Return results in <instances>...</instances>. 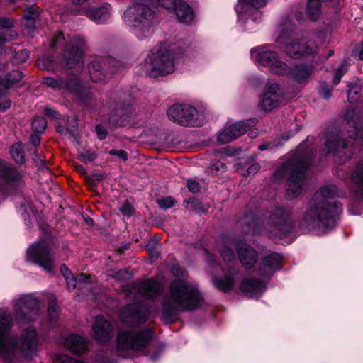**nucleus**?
<instances>
[{
	"label": "nucleus",
	"mask_w": 363,
	"mask_h": 363,
	"mask_svg": "<svg viewBox=\"0 0 363 363\" xmlns=\"http://www.w3.org/2000/svg\"><path fill=\"white\" fill-rule=\"evenodd\" d=\"M337 193L338 189L333 184L326 185L315 193L313 203L300 220L302 230L320 234L335 227V217L342 210L340 203L333 201Z\"/></svg>",
	"instance_id": "obj_1"
},
{
	"label": "nucleus",
	"mask_w": 363,
	"mask_h": 363,
	"mask_svg": "<svg viewBox=\"0 0 363 363\" xmlns=\"http://www.w3.org/2000/svg\"><path fill=\"white\" fill-rule=\"evenodd\" d=\"M13 316L8 308L0 306V356L5 361H11L18 354L26 359H31L37 353L38 336L31 327L25 330L21 339L10 336L9 331L13 325Z\"/></svg>",
	"instance_id": "obj_2"
},
{
	"label": "nucleus",
	"mask_w": 363,
	"mask_h": 363,
	"mask_svg": "<svg viewBox=\"0 0 363 363\" xmlns=\"http://www.w3.org/2000/svg\"><path fill=\"white\" fill-rule=\"evenodd\" d=\"M203 303L202 296L196 284L184 279L172 281L169 293L162 303V318L167 323L173 322L181 313L196 309Z\"/></svg>",
	"instance_id": "obj_3"
},
{
	"label": "nucleus",
	"mask_w": 363,
	"mask_h": 363,
	"mask_svg": "<svg viewBox=\"0 0 363 363\" xmlns=\"http://www.w3.org/2000/svg\"><path fill=\"white\" fill-rule=\"evenodd\" d=\"M346 121L345 129L347 135L354 140L359 145L363 144V125L359 121V116L354 110H348L344 115ZM346 133L342 132L341 135L334 133H328L325 136V148L327 152H335L340 159V162H344L350 158L352 154V148L346 143Z\"/></svg>",
	"instance_id": "obj_4"
},
{
	"label": "nucleus",
	"mask_w": 363,
	"mask_h": 363,
	"mask_svg": "<svg viewBox=\"0 0 363 363\" xmlns=\"http://www.w3.org/2000/svg\"><path fill=\"white\" fill-rule=\"evenodd\" d=\"M309 157L302 154H296L279 166L274 173L276 180L287 177L286 196L290 200L296 198L304 185Z\"/></svg>",
	"instance_id": "obj_5"
},
{
	"label": "nucleus",
	"mask_w": 363,
	"mask_h": 363,
	"mask_svg": "<svg viewBox=\"0 0 363 363\" xmlns=\"http://www.w3.org/2000/svg\"><path fill=\"white\" fill-rule=\"evenodd\" d=\"M292 31L293 26L290 23L281 25L280 34L276 40L278 47L286 55L294 59H301L317 53L318 46L315 38H302L286 42Z\"/></svg>",
	"instance_id": "obj_6"
},
{
	"label": "nucleus",
	"mask_w": 363,
	"mask_h": 363,
	"mask_svg": "<svg viewBox=\"0 0 363 363\" xmlns=\"http://www.w3.org/2000/svg\"><path fill=\"white\" fill-rule=\"evenodd\" d=\"M155 16L150 6L137 3L127 9L123 18L127 25L134 28L137 38L143 40L152 35Z\"/></svg>",
	"instance_id": "obj_7"
},
{
	"label": "nucleus",
	"mask_w": 363,
	"mask_h": 363,
	"mask_svg": "<svg viewBox=\"0 0 363 363\" xmlns=\"http://www.w3.org/2000/svg\"><path fill=\"white\" fill-rule=\"evenodd\" d=\"M152 337L150 329L139 331L121 330L117 335L116 351L119 356L130 358L133 353L144 351Z\"/></svg>",
	"instance_id": "obj_8"
},
{
	"label": "nucleus",
	"mask_w": 363,
	"mask_h": 363,
	"mask_svg": "<svg viewBox=\"0 0 363 363\" xmlns=\"http://www.w3.org/2000/svg\"><path fill=\"white\" fill-rule=\"evenodd\" d=\"M54 246L55 242L50 238L35 242L28 248L26 259L38 265L45 271L51 272L55 269L52 253Z\"/></svg>",
	"instance_id": "obj_9"
},
{
	"label": "nucleus",
	"mask_w": 363,
	"mask_h": 363,
	"mask_svg": "<svg viewBox=\"0 0 363 363\" xmlns=\"http://www.w3.org/2000/svg\"><path fill=\"white\" fill-rule=\"evenodd\" d=\"M292 228L291 211L279 207L274 210L264 225V230L269 238L275 240L286 238L291 232Z\"/></svg>",
	"instance_id": "obj_10"
},
{
	"label": "nucleus",
	"mask_w": 363,
	"mask_h": 363,
	"mask_svg": "<svg viewBox=\"0 0 363 363\" xmlns=\"http://www.w3.org/2000/svg\"><path fill=\"white\" fill-rule=\"evenodd\" d=\"M144 68L151 77L170 74L174 70L172 54L162 49L152 52L145 60Z\"/></svg>",
	"instance_id": "obj_11"
},
{
	"label": "nucleus",
	"mask_w": 363,
	"mask_h": 363,
	"mask_svg": "<svg viewBox=\"0 0 363 363\" xmlns=\"http://www.w3.org/2000/svg\"><path fill=\"white\" fill-rule=\"evenodd\" d=\"M39 301L32 294L23 295L13 302V313L19 324L34 320L38 315Z\"/></svg>",
	"instance_id": "obj_12"
},
{
	"label": "nucleus",
	"mask_w": 363,
	"mask_h": 363,
	"mask_svg": "<svg viewBox=\"0 0 363 363\" xmlns=\"http://www.w3.org/2000/svg\"><path fill=\"white\" fill-rule=\"evenodd\" d=\"M167 116L172 121L182 126H196L198 121V111L193 106L185 104H176L167 109Z\"/></svg>",
	"instance_id": "obj_13"
},
{
	"label": "nucleus",
	"mask_w": 363,
	"mask_h": 363,
	"mask_svg": "<svg viewBox=\"0 0 363 363\" xmlns=\"http://www.w3.org/2000/svg\"><path fill=\"white\" fill-rule=\"evenodd\" d=\"M22 173L16 167L0 160V195L6 196L20 185Z\"/></svg>",
	"instance_id": "obj_14"
},
{
	"label": "nucleus",
	"mask_w": 363,
	"mask_h": 363,
	"mask_svg": "<svg viewBox=\"0 0 363 363\" xmlns=\"http://www.w3.org/2000/svg\"><path fill=\"white\" fill-rule=\"evenodd\" d=\"M257 50L256 61L259 64L269 67L273 73L277 74L289 72V67L279 60L275 51L270 50L267 47L259 48Z\"/></svg>",
	"instance_id": "obj_15"
},
{
	"label": "nucleus",
	"mask_w": 363,
	"mask_h": 363,
	"mask_svg": "<svg viewBox=\"0 0 363 363\" xmlns=\"http://www.w3.org/2000/svg\"><path fill=\"white\" fill-rule=\"evenodd\" d=\"M150 315L147 307L140 303H134L122 309L120 318L124 324L135 326L145 321Z\"/></svg>",
	"instance_id": "obj_16"
},
{
	"label": "nucleus",
	"mask_w": 363,
	"mask_h": 363,
	"mask_svg": "<svg viewBox=\"0 0 363 363\" xmlns=\"http://www.w3.org/2000/svg\"><path fill=\"white\" fill-rule=\"evenodd\" d=\"M267 279L265 277H255L247 276L242 278L239 284V289L249 298H258L266 290Z\"/></svg>",
	"instance_id": "obj_17"
},
{
	"label": "nucleus",
	"mask_w": 363,
	"mask_h": 363,
	"mask_svg": "<svg viewBox=\"0 0 363 363\" xmlns=\"http://www.w3.org/2000/svg\"><path fill=\"white\" fill-rule=\"evenodd\" d=\"M257 123L255 118H251L247 121H242L235 123L227 127L223 132L218 134V140L220 143L225 144L230 143L235 139L242 135L251 127Z\"/></svg>",
	"instance_id": "obj_18"
},
{
	"label": "nucleus",
	"mask_w": 363,
	"mask_h": 363,
	"mask_svg": "<svg viewBox=\"0 0 363 363\" xmlns=\"http://www.w3.org/2000/svg\"><path fill=\"white\" fill-rule=\"evenodd\" d=\"M115 60L107 57L106 59L96 58L92 60L89 65V72L91 80L94 82H100L104 80L108 75V71L113 72L115 69L111 67L115 65Z\"/></svg>",
	"instance_id": "obj_19"
},
{
	"label": "nucleus",
	"mask_w": 363,
	"mask_h": 363,
	"mask_svg": "<svg viewBox=\"0 0 363 363\" xmlns=\"http://www.w3.org/2000/svg\"><path fill=\"white\" fill-rule=\"evenodd\" d=\"M77 48L65 54V67L67 69H73L74 74L79 73L83 67L82 51L80 50L84 45V40L78 37H74Z\"/></svg>",
	"instance_id": "obj_20"
},
{
	"label": "nucleus",
	"mask_w": 363,
	"mask_h": 363,
	"mask_svg": "<svg viewBox=\"0 0 363 363\" xmlns=\"http://www.w3.org/2000/svg\"><path fill=\"white\" fill-rule=\"evenodd\" d=\"M282 96L279 91V86L275 84H270L267 86V89L259 103L260 108L264 111H270L278 107Z\"/></svg>",
	"instance_id": "obj_21"
},
{
	"label": "nucleus",
	"mask_w": 363,
	"mask_h": 363,
	"mask_svg": "<svg viewBox=\"0 0 363 363\" xmlns=\"http://www.w3.org/2000/svg\"><path fill=\"white\" fill-rule=\"evenodd\" d=\"M92 333L95 340L102 344L108 342L113 334L111 324L102 316L95 318Z\"/></svg>",
	"instance_id": "obj_22"
},
{
	"label": "nucleus",
	"mask_w": 363,
	"mask_h": 363,
	"mask_svg": "<svg viewBox=\"0 0 363 363\" xmlns=\"http://www.w3.org/2000/svg\"><path fill=\"white\" fill-rule=\"evenodd\" d=\"M237 254L241 264L246 269H252L258 261L257 250L245 242L238 243L236 247Z\"/></svg>",
	"instance_id": "obj_23"
},
{
	"label": "nucleus",
	"mask_w": 363,
	"mask_h": 363,
	"mask_svg": "<svg viewBox=\"0 0 363 363\" xmlns=\"http://www.w3.org/2000/svg\"><path fill=\"white\" fill-rule=\"evenodd\" d=\"M162 284L155 280L148 279L139 283L135 290L144 298L153 299L163 291Z\"/></svg>",
	"instance_id": "obj_24"
},
{
	"label": "nucleus",
	"mask_w": 363,
	"mask_h": 363,
	"mask_svg": "<svg viewBox=\"0 0 363 363\" xmlns=\"http://www.w3.org/2000/svg\"><path fill=\"white\" fill-rule=\"evenodd\" d=\"M177 21L182 23H191L194 19V13L192 8L184 1L177 0V4L172 9Z\"/></svg>",
	"instance_id": "obj_25"
},
{
	"label": "nucleus",
	"mask_w": 363,
	"mask_h": 363,
	"mask_svg": "<svg viewBox=\"0 0 363 363\" xmlns=\"http://www.w3.org/2000/svg\"><path fill=\"white\" fill-rule=\"evenodd\" d=\"M64 345L67 350L75 354H82L87 350L86 338L76 334L67 336Z\"/></svg>",
	"instance_id": "obj_26"
},
{
	"label": "nucleus",
	"mask_w": 363,
	"mask_h": 363,
	"mask_svg": "<svg viewBox=\"0 0 363 363\" xmlns=\"http://www.w3.org/2000/svg\"><path fill=\"white\" fill-rule=\"evenodd\" d=\"M211 282L218 290L225 293L229 292L235 284V274H215Z\"/></svg>",
	"instance_id": "obj_27"
},
{
	"label": "nucleus",
	"mask_w": 363,
	"mask_h": 363,
	"mask_svg": "<svg viewBox=\"0 0 363 363\" xmlns=\"http://www.w3.org/2000/svg\"><path fill=\"white\" fill-rule=\"evenodd\" d=\"M313 72V67L303 63L294 66L293 68L289 67V72L284 74L289 75L298 83H301L307 79Z\"/></svg>",
	"instance_id": "obj_28"
},
{
	"label": "nucleus",
	"mask_w": 363,
	"mask_h": 363,
	"mask_svg": "<svg viewBox=\"0 0 363 363\" xmlns=\"http://www.w3.org/2000/svg\"><path fill=\"white\" fill-rule=\"evenodd\" d=\"M84 12L91 21L96 23H105L110 17L108 5L91 7L84 10Z\"/></svg>",
	"instance_id": "obj_29"
},
{
	"label": "nucleus",
	"mask_w": 363,
	"mask_h": 363,
	"mask_svg": "<svg viewBox=\"0 0 363 363\" xmlns=\"http://www.w3.org/2000/svg\"><path fill=\"white\" fill-rule=\"evenodd\" d=\"M115 116L118 118L116 119V122L119 126H124L129 121L132 114V107L130 104H125L118 102L115 106Z\"/></svg>",
	"instance_id": "obj_30"
},
{
	"label": "nucleus",
	"mask_w": 363,
	"mask_h": 363,
	"mask_svg": "<svg viewBox=\"0 0 363 363\" xmlns=\"http://www.w3.org/2000/svg\"><path fill=\"white\" fill-rule=\"evenodd\" d=\"M22 78L23 73L18 69H13L8 72L2 81L0 82L1 86L4 87V89L0 91V97L5 95L6 91L19 82Z\"/></svg>",
	"instance_id": "obj_31"
},
{
	"label": "nucleus",
	"mask_w": 363,
	"mask_h": 363,
	"mask_svg": "<svg viewBox=\"0 0 363 363\" xmlns=\"http://www.w3.org/2000/svg\"><path fill=\"white\" fill-rule=\"evenodd\" d=\"M240 223L242 225L243 231L245 233H252V234H256L259 232L257 228L256 217L252 213L247 214L242 217L240 219Z\"/></svg>",
	"instance_id": "obj_32"
},
{
	"label": "nucleus",
	"mask_w": 363,
	"mask_h": 363,
	"mask_svg": "<svg viewBox=\"0 0 363 363\" xmlns=\"http://www.w3.org/2000/svg\"><path fill=\"white\" fill-rule=\"evenodd\" d=\"M281 263V255L276 252H272L262 259V264L264 267H269L271 269L280 270Z\"/></svg>",
	"instance_id": "obj_33"
},
{
	"label": "nucleus",
	"mask_w": 363,
	"mask_h": 363,
	"mask_svg": "<svg viewBox=\"0 0 363 363\" xmlns=\"http://www.w3.org/2000/svg\"><path fill=\"white\" fill-rule=\"evenodd\" d=\"M321 0H308L306 14L311 21H316L320 13Z\"/></svg>",
	"instance_id": "obj_34"
},
{
	"label": "nucleus",
	"mask_w": 363,
	"mask_h": 363,
	"mask_svg": "<svg viewBox=\"0 0 363 363\" xmlns=\"http://www.w3.org/2000/svg\"><path fill=\"white\" fill-rule=\"evenodd\" d=\"M353 183L359 185L361 194L363 196V161L357 164L351 175Z\"/></svg>",
	"instance_id": "obj_35"
},
{
	"label": "nucleus",
	"mask_w": 363,
	"mask_h": 363,
	"mask_svg": "<svg viewBox=\"0 0 363 363\" xmlns=\"http://www.w3.org/2000/svg\"><path fill=\"white\" fill-rule=\"evenodd\" d=\"M43 82L46 86L57 90H63V88L74 89V86L65 84V81L62 79H56L50 77H45L43 78Z\"/></svg>",
	"instance_id": "obj_36"
},
{
	"label": "nucleus",
	"mask_w": 363,
	"mask_h": 363,
	"mask_svg": "<svg viewBox=\"0 0 363 363\" xmlns=\"http://www.w3.org/2000/svg\"><path fill=\"white\" fill-rule=\"evenodd\" d=\"M48 318L51 323L57 321L59 317V308L57 305L55 297L52 295L50 296V302L48 303Z\"/></svg>",
	"instance_id": "obj_37"
},
{
	"label": "nucleus",
	"mask_w": 363,
	"mask_h": 363,
	"mask_svg": "<svg viewBox=\"0 0 363 363\" xmlns=\"http://www.w3.org/2000/svg\"><path fill=\"white\" fill-rule=\"evenodd\" d=\"M67 126L66 128L62 127L60 125H57L55 128L58 133L61 135H66L67 133H70L72 135H74V133L77 130V122L74 118H67Z\"/></svg>",
	"instance_id": "obj_38"
},
{
	"label": "nucleus",
	"mask_w": 363,
	"mask_h": 363,
	"mask_svg": "<svg viewBox=\"0 0 363 363\" xmlns=\"http://www.w3.org/2000/svg\"><path fill=\"white\" fill-rule=\"evenodd\" d=\"M10 153L13 159L17 163H23L25 161L24 152L21 143H16L13 145L10 150Z\"/></svg>",
	"instance_id": "obj_39"
},
{
	"label": "nucleus",
	"mask_w": 363,
	"mask_h": 363,
	"mask_svg": "<svg viewBox=\"0 0 363 363\" xmlns=\"http://www.w3.org/2000/svg\"><path fill=\"white\" fill-rule=\"evenodd\" d=\"M65 84L68 85L69 86H74L73 89H69V88H63V90L72 92L73 94H75L81 97L82 96V90H81V86L79 79L74 76L71 77L67 81H65Z\"/></svg>",
	"instance_id": "obj_40"
},
{
	"label": "nucleus",
	"mask_w": 363,
	"mask_h": 363,
	"mask_svg": "<svg viewBox=\"0 0 363 363\" xmlns=\"http://www.w3.org/2000/svg\"><path fill=\"white\" fill-rule=\"evenodd\" d=\"M33 130L38 133H43L46 129L47 122L44 118L35 117L32 122Z\"/></svg>",
	"instance_id": "obj_41"
},
{
	"label": "nucleus",
	"mask_w": 363,
	"mask_h": 363,
	"mask_svg": "<svg viewBox=\"0 0 363 363\" xmlns=\"http://www.w3.org/2000/svg\"><path fill=\"white\" fill-rule=\"evenodd\" d=\"M218 250L225 262H230L235 259L234 252L229 247L226 245H221L218 247Z\"/></svg>",
	"instance_id": "obj_42"
},
{
	"label": "nucleus",
	"mask_w": 363,
	"mask_h": 363,
	"mask_svg": "<svg viewBox=\"0 0 363 363\" xmlns=\"http://www.w3.org/2000/svg\"><path fill=\"white\" fill-rule=\"evenodd\" d=\"M160 244L155 240H150L147 243L146 249L152 259H157L159 257L160 254Z\"/></svg>",
	"instance_id": "obj_43"
},
{
	"label": "nucleus",
	"mask_w": 363,
	"mask_h": 363,
	"mask_svg": "<svg viewBox=\"0 0 363 363\" xmlns=\"http://www.w3.org/2000/svg\"><path fill=\"white\" fill-rule=\"evenodd\" d=\"M347 60H344L341 65L339 66V67L337 69L335 73L334 79H333V83L334 84L337 85L340 83L342 76L347 72Z\"/></svg>",
	"instance_id": "obj_44"
},
{
	"label": "nucleus",
	"mask_w": 363,
	"mask_h": 363,
	"mask_svg": "<svg viewBox=\"0 0 363 363\" xmlns=\"http://www.w3.org/2000/svg\"><path fill=\"white\" fill-rule=\"evenodd\" d=\"M225 164L220 161H216L213 162L211 167H208L206 169V172L211 175H216L220 172H223L225 171Z\"/></svg>",
	"instance_id": "obj_45"
},
{
	"label": "nucleus",
	"mask_w": 363,
	"mask_h": 363,
	"mask_svg": "<svg viewBox=\"0 0 363 363\" xmlns=\"http://www.w3.org/2000/svg\"><path fill=\"white\" fill-rule=\"evenodd\" d=\"M17 37V33L9 29L0 30V45H4L6 42L13 40Z\"/></svg>",
	"instance_id": "obj_46"
},
{
	"label": "nucleus",
	"mask_w": 363,
	"mask_h": 363,
	"mask_svg": "<svg viewBox=\"0 0 363 363\" xmlns=\"http://www.w3.org/2000/svg\"><path fill=\"white\" fill-rule=\"evenodd\" d=\"M30 57V52L28 50H21L16 52L13 56V63L19 64L25 62Z\"/></svg>",
	"instance_id": "obj_47"
},
{
	"label": "nucleus",
	"mask_w": 363,
	"mask_h": 363,
	"mask_svg": "<svg viewBox=\"0 0 363 363\" xmlns=\"http://www.w3.org/2000/svg\"><path fill=\"white\" fill-rule=\"evenodd\" d=\"M63 275L68 289L69 291L74 290L78 284L77 277H74V274H63Z\"/></svg>",
	"instance_id": "obj_48"
},
{
	"label": "nucleus",
	"mask_w": 363,
	"mask_h": 363,
	"mask_svg": "<svg viewBox=\"0 0 363 363\" xmlns=\"http://www.w3.org/2000/svg\"><path fill=\"white\" fill-rule=\"evenodd\" d=\"M119 211L123 216L128 217L131 216L134 213L133 207L127 201H124L121 204Z\"/></svg>",
	"instance_id": "obj_49"
},
{
	"label": "nucleus",
	"mask_w": 363,
	"mask_h": 363,
	"mask_svg": "<svg viewBox=\"0 0 363 363\" xmlns=\"http://www.w3.org/2000/svg\"><path fill=\"white\" fill-rule=\"evenodd\" d=\"M157 203L160 208L167 209L174 206V200L170 196L164 197L158 200Z\"/></svg>",
	"instance_id": "obj_50"
},
{
	"label": "nucleus",
	"mask_w": 363,
	"mask_h": 363,
	"mask_svg": "<svg viewBox=\"0 0 363 363\" xmlns=\"http://www.w3.org/2000/svg\"><path fill=\"white\" fill-rule=\"evenodd\" d=\"M268 0H238V3L241 4L250 5L255 8L264 6Z\"/></svg>",
	"instance_id": "obj_51"
},
{
	"label": "nucleus",
	"mask_w": 363,
	"mask_h": 363,
	"mask_svg": "<svg viewBox=\"0 0 363 363\" xmlns=\"http://www.w3.org/2000/svg\"><path fill=\"white\" fill-rule=\"evenodd\" d=\"M79 157L84 162H90L96 159V154L91 152H84L79 153Z\"/></svg>",
	"instance_id": "obj_52"
},
{
	"label": "nucleus",
	"mask_w": 363,
	"mask_h": 363,
	"mask_svg": "<svg viewBox=\"0 0 363 363\" xmlns=\"http://www.w3.org/2000/svg\"><path fill=\"white\" fill-rule=\"evenodd\" d=\"M167 262V266L172 272H178L180 270V267L174 260V257L173 256H168Z\"/></svg>",
	"instance_id": "obj_53"
},
{
	"label": "nucleus",
	"mask_w": 363,
	"mask_h": 363,
	"mask_svg": "<svg viewBox=\"0 0 363 363\" xmlns=\"http://www.w3.org/2000/svg\"><path fill=\"white\" fill-rule=\"evenodd\" d=\"M158 4L171 11L177 3V0H157Z\"/></svg>",
	"instance_id": "obj_54"
},
{
	"label": "nucleus",
	"mask_w": 363,
	"mask_h": 363,
	"mask_svg": "<svg viewBox=\"0 0 363 363\" xmlns=\"http://www.w3.org/2000/svg\"><path fill=\"white\" fill-rule=\"evenodd\" d=\"M187 187L193 193H197L200 191V184L194 179H189L187 181Z\"/></svg>",
	"instance_id": "obj_55"
},
{
	"label": "nucleus",
	"mask_w": 363,
	"mask_h": 363,
	"mask_svg": "<svg viewBox=\"0 0 363 363\" xmlns=\"http://www.w3.org/2000/svg\"><path fill=\"white\" fill-rule=\"evenodd\" d=\"M109 154L111 155H116L123 161H126L128 158V153L123 150H111Z\"/></svg>",
	"instance_id": "obj_56"
},
{
	"label": "nucleus",
	"mask_w": 363,
	"mask_h": 363,
	"mask_svg": "<svg viewBox=\"0 0 363 363\" xmlns=\"http://www.w3.org/2000/svg\"><path fill=\"white\" fill-rule=\"evenodd\" d=\"M13 23L7 18H0V30L10 29L13 27Z\"/></svg>",
	"instance_id": "obj_57"
},
{
	"label": "nucleus",
	"mask_w": 363,
	"mask_h": 363,
	"mask_svg": "<svg viewBox=\"0 0 363 363\" xmlns=\"http://www.w3.org/2000/svg\"><path fill=\"white\" fill-rule=\"evenodd\" d=\"M96 130L98 138L100 140H104L106 137L107 130L104 127H103L100 125H98L96 126Z\"/></svg>",
	"instance_id": "obj_58"
},
{
	"label": "nucleus",
	"mask_w": 363,
	"mask_h": 363,
	"mask_svg": "<svg viewBox=\"0 0 363 363\" xmlns=\"http://www.w3.org/2000/svg\"><path fill=\"white\" fill-rule=\"evenodd\" d=\"M196 46L189 44L185 46L184 49L182 50V52L185 54L187 57H191L192 55V52L196 51Z\"/></svg>",
	"instance_id": "obj_59"
},
{
	"label": "nucleus",
	"mask_w": 363,
	"mask_h": 363,
	"mask_svg": "<svg viewBox=\"0 0 363 363\" xmlns=\"http://www.w3.org/2000/svg\"><path fill=\"white\" fill-rule=\"evenodd\" d=\"M260 166L257 163H255L251 164L247 169L246 173H245V175H254L255 174L259 169Z\"/></svg>",
	"instance_id": "obj_60"
},
{
	"label": "nucleus",
	"mask_w": 363,
	"mask_h": 363,
	"mask_svg": "<svg viewBox=\"0 0 363 363\" xmlns=\"http://www.w3.org/2000/svg\"><path fill=\"white\" fill-rule=\"evenodd\" d=\"M24 16L26 19L28 21H33L35 17L38 16V14L33 8L30 7L26 10Z\"/></svg>",
	"instance_id": "obj_61"
},
{
	"label": "nucleus",
	"mask_w": 363,
	"mask_h": 363,
	"mask_svg": "<svg viewBox=\"0 0 363 363\" xmlns=\"http://www.w3.org/2000/svg\"><path fill=\"white\" fill-rule=\"evenodd\" d=\"M203 255L206 259V261L211 265H213L216 263L215 257L213 255L209 253V252L206 249L203 250Z\"/></svg>",
	"instance_id": "obj_62"
},
{
	"label": "nucleus",
	"mask_w": 363,
	"mask_h": 363,
	"mask_svg": "<svg viewBox=\"0 0 363 363\" xmlns=\"http://www.w3.org/2000/svg\"><path fill=\"white\" fill-rule=\"evenodd\" d=\"M30 141L34 146L36 147L40 144V137L38 134H33L30 136Z\"/></svg>",
	"instance_id": "obj_63"
},
{
	"label": "nucleus",
	"mask_w": 363,
	"mask_h": 363,
	"mask_svg": "<svg viewBox=\"0 0 363 363\" xmlns=\"http://www.w3.org/2000/svg\"><path fill=\"white\" fill-rule=\"evenodd\" d=\"M11 101L10 100H6L5 101L0 103V111L2 112L6 111L11 107Z\"/></svg>",
	"instance_id": "obj_64"
}]
</instances>
